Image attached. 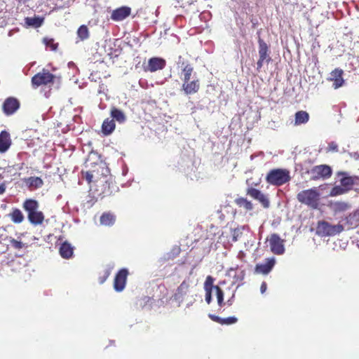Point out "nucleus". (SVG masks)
I'll return each mask as SVG.
<instances>
[{
	"instance_id": "7ed1b4c3",
	"label": "nucleus",
	"mask_w": 359,
	"mask_h": 359,
	"mask_svg": "<svg viewBox=\"0 0 359 359\" xmlns=\"http://www.w3.org/2000/svg\"><path fill=\"white\" fill-rule=\"evenodd\" d=\"M297 199L299 203L316 209L318 206L320 193L316 188L303 190L297 194Z\"/></svg>"
},
{
	"instance_id": "c03bdc74",
	"label": "nucleus",
	"mask_w": 359,
	"mask_h": 359,
	"mask_svg": "<svg viewBox=\"0 0 359 359\" xmlns=\"http://www.w3.org/2000/svg\"><path fill=\"white\" fill-rule=\"evenodd\" d=\"M109 276V271H106V278Z\"/></svg>"
},
{
	"instance_id": "6ab92c4d",
	"label": "nucleus",
	"mask_w": 359,
	"mask_h": 359,
	"mask_svg": "<svg viewBox=\"0 0 359 359\" xmlns=\"http://www.w3.org/2000/svg\"><path fill=\"white\" fill-rule=\"evenodd\" d=\"M11 144L10 135L8 132L4 130L0 133V152L6 151Z\"/></svg>"
},
{
	"instance_id": "72a5a7b5",
	"label": "nucleus",
	"mask_w": 359,
	"mask_h": 359,
	"mask_svg": "<svg viewBox=\"0 0 359 359\" xmlns=\"http://www.w3.org/2000/svg\"><path fill=\"white\" fill-rule=\"evenodd\" d=\"M238 319L236 317H228L226 318H222V322L220 324L222 325H231L234 324L237 322Z\"/></svg>"
},
{
	"instance_id": "ea45409f",
	"label": "nucleus",
	"mask_w": 359,
	"mask_h": 359,
	"mask_svg": "<svg viewBox=\"0 0 359 359\" xmlns=\"http://www.w3.org/2000/svg\"><path fill=\"white\" fill-rule=\"evenodd\" d=\"M266 290V283L265 282H263L260 287V291L263 294L264 292H265Z\"/></svg>"
},
{
	"instance_id": "9d476101",
	"label": "nucleus",
	"mask_w": 359,
	"mask_h": 359,
	"mask_svg": "<svg viewBox=\"0 0 359 359\" xmlns=\"http://www.w3.org/2000/svg\"><path fill=\"white\" fill-rule=\"evenodd\" d=\"M177 63L178 67L182 68L183 82L189 81L191 80V76L194 72L193 67L187 61H184L182 56L178 57Z\"/></svg>"
},
{
	"instance_id": "39448f33",
	"label": "nucleus",
	"mask_w": 359,
	"mask_h": 359,
	"mask_svg": "<svg viewBox=\"0 0 359 359\" xmlns=\"http://www.w3.org/2000/svg\"><path fill=\"white\" fill-rule=\"evenodd\" d=\"M55 76L48 70L43 69L42 72L35 74L32 79V83L34 88L42 85H48L53 82Z\"/></svg>"
},
{
	"instance_id": "c85d7f7f",
	"label": "nucleus",
	"mask_w": 359,
	"mask_h": 359,
	"mask_svg": "<svg viewBox=\"0 0 359 359\" xmlns=\"http://www.w3.org/2000/svg\"><path fill=\"white\" fill-rule=\"evenodd\" d=\"M77 36L80 40L83 41L89 37L88 28L86 25H81L77 30Z\"/></svg>"
},
{
	"instance_id": "dca6fc26",
	"label": "nucleus",
	"mask_w": 359,
	"mask_h": 359,
	"mask_svg": "<svg viewBox=\"0 0 359 359\" xmlns=\"http://www.w3.org/2000/svg\"><path fill=\"white\" fill-rule=\"evenodd\" d=\"M182 88L186 95L194 94L198 91L200 83L198 79H194L193 81L183 82Z\"/></svg>"
},
{
	"instance_id": "5701e85b",
	"label": "nucleus",
	"mask_w": 359,
	"mask_h": 359,
	"mask_svg": "<svg viewBox=\"0 0 359 359\" xmlns=\"http://www.w3.org/2000/svg\"><path fill=\"white\" fill-rule=\"evenodd\" d=\"M60 254L63 258L68 259L73 254V248L69 243L65 242L60 248Z\"/></svg>"
},
{
	"instance_id": "2eb2a0df",
	"label": "nucleus",
	"mask_w": 359,
	"mask_h": 359,
	"mask_svg": "<svg viewBox=\"0 0 359 359\" xmlns=\"http://www.w3.org/2000/svg\"><path fill=\"white\" fill-rule=\"evenodd\" d=\"M131 9L128 6H122L114 10L111 15V18L115 21H121L130 15Z\"/></svg>"
},
{
	"instance_id": "a211bd4d",
	"label": "nucleus",
	"mask_w": 359,
	"mask_h": 359,
	"mask_svg": "<svg viewBox=\"0 0 359 359\" xmlns=\"http://www.w3.org/2000/svg\"><path fill=\"white\" fill-rule=\"evenodd\" d=\"M343 71L339 69H335L330 74V79L333 81V87L334 89H337L342 86L344 84V79L342 78Z\"/></svg>"
},
{
	"instance_id": "412c9836",
	"label": "nucleus",
	"mask_w": 359,
	"mask_h": 359,
	"mask_svg": "<svg viewBox=\"0 0 359 359\" xmlns=\"http://www.w3.org/2000/svg\"><path fill=\"white\" fill-rule=\"evenodd\" d=\"M309 120V114L305 111H299L295 114L294 125L306 123Z\"/></svg>"
},
{
	"instance_id": "b1692460",
	"label": "nucleus",
	"mask_w": 359,
	"mask_h": 359,
	"mask_svg": "<svg viewBox=\"0 0 359 359\" xmlns=\"http://www.w3.org/2000/svg\"><path fill=\"white\" fill-rule=\"evenodd\" d=\"M114 129L115 123L114 120H109V118H107L104 121L102 126V130L104 135H108L111 134Z\"/></svg>"
},
{
	"instance_id": "20e7f679",
	"label": "nucleus",
	"mask_w": 359,
	"mask_h": 359,
	"mask_svg": "<svg viewBox=\"0 0 359 359\" xmlns=\"http://www.w3.org/2000/svg\"><path fill=\"white\" fill-rule=\"evenodd\" d=\"M344 229L342 224H337L335 225L331 224L325 221H320L318 222L316 232L321 236H334Z\"/></svg>"
},
{
	"instance_id": "ddd939ff",
	"label": "nucleus",
	"mask_w": 359,
	"mask_h": 359,
	"mask_svg": "<svg viewBox=\"0 0 359 359\" xmlns=\"http://www.w3.org/2000/svg\"><path fill=\"white\" fill-rule=\"evenodd\" d=\"M275 258L266 259L264 263L259 264L256 265L255 272L257 273L268 274L273 269L275 264Z\"/></svg>"
},
{
	"instance_id": "c9c22d12",
	"label": "nucleus",
	"mask_w": 359,
	"mask_h": 359,
	"mask_svg": "<svg viewBox=\"0 0 359 359\" xmlns=\"http://www.w3.org/2000/svg\"><path fill=\"white\" fill-rule=\"evenodd\" d=\"M337 147H338V146H337V143L332 142L329 144L328 149H329V151H337Z\"/></svg>"
},
{
	"instance_id": "423d86ee",
	"label": "nucleus",
	"mask_w": 359,
	"mask_h": 359,
	"mask_svg": "<svg viewBox=\"0 0 359 359\" xmlns=\"http://www.w3.org/2000/svg\"><path fill=\"white\" fill-rule=\"evenodd\" d=\"M311 180H316L320 178H327L332 175L331 168L326 165L314 166L309 172Z\"/></svg>"
},
{
	"instance_id": "7c9ffc66",
	"label": "nucleus",
	"mask_w": 359,
	"mask_h": 359,
	"mask_svg": "<svg viewBox=\"0 0 359 359\" xmlns=\"http://www.w3.org/2000/svg\"><path fill=\"white\" fill-rule=\"evenodd\" d=\"M213 283H214V278L210 276H207L205 283H204L205 291H208V290L212 291V289H215V286L213 285Z\"/></svg>"
},
{
	"instance_id": "6e6552de",
	"label": "nucleus",
	"mask_w": 359,
	"mask_h": 359,
	"mask_svg": "<svg viewBox=\"0 0 359 359\" xmlns=\"http://www.w3.org/2000/svg\"><path fill=\"white\" fill-rule=\"evenodd\" d=\"M269 246L271 252L276 255H283L285 252L283 240L276 234L273 233L269 239Z\"/></svg>"
},
{
	"instance_id": "2f4dec72",
	"label": "nucleus",
	"mask_w": 359,
	"mask_h": 359,
	"mask_svg": "<svg viewBox=\"0 0 359 359\" xmlns=\"http://www.w3.org/2000/svg\"><path fill=\"white\" fill-rule=\"evenodd\" d=\"M217 293V302L219 306L224 304V292L217 285L215 287Z\"/></svg>"
},
{
	"instance_id": "e433bc0d",
	"label": "nucleus",
	"mask_w": 359,
	"mask_h": 359,
	"mask_svg": "<svg viewBox=\"0 0 359 359\" xmlns=\"http://www.w3.org/2000/svg\"><path fill=\"white\" fill-rule=\"evenodd\" d=\"M205 301L209 304L212 301V291H205Z\"/></svg>"
},
{
	"instance_id": "4468645a",
	"label": "nucleus",
	"mask_w": 359,
	"mask_h": 359,
	"mask_svg": "<svg viewBox=\"0 0 359 359\" xmlns=\"http://www.w3.org/2000/svg\"><path fill=\"white\" fill-rule=\"evenodd\" d=\"M165 66V60L161 57H151L148 61L147 70L154 72L163 69Z\"/></svg>"
},
{
	"instance_id": "393cba45",
	"label": "nucleus",
	"mask_w": 359,
	"mask_h": 359,
	"mask_svg": "<svg viewBox=\"0 0 359 359\" xmlns=\"http://www.w3.org/2000/svg\"><path fill=\"white\" fill-rule=\"evenodd\" d=\"M115 222V216L110 212H104L100 217V224L104 226L112 225Z\"/></svg>"
},
{
	"instance_id": "f03ea898",
	"label": "nucleus",
	"mask_w": 359,
	"mask_h": 359,
	"mask_svg": "<svg viewBox=\"0 0 359 359\" xmlns=\"http://www.w3.org/2000/svg\"><path fill=\"white\" fill-rule=\"evenodd\" d=\"M290 171L286 169L276 168L271 170L266 177V181L273 186H282L290 180Z\"/></svg>"
},
{
	"instance_id": "473e14b6",
	"label": "nucleus",
	"mask_w": 359,
	"mask_h": 359,
	"mask_svg": "<svg viewBox=\"0 0 359 359\" xmlns=\"http://www.w3.org/2000/svg\"><path fill=\"white\" fill-rule=\"evenodd\" d=\"M43 42L47 47H49L51 50H55L57 48V44L54 43V41L52 39H44Z\"/></svg>"
},
{
	"instance_id": "a18cd8bd",
	"label": "nucleus",
	"mask_w": 359,
	"mask_h": 359,
	"mask_svg": "<svg viewBox=\"0 0 359 359\" xmlns=\"http://www.w3.org/2000/svg\"><path fill=\"white\" fill-rule=\"evenodd\" d=\"M233 240H234V241H236V236H235V235L233 236Z\"/></svg>"
},
{
	"instance_id": "f8f14e48",
	"label": "nucleus",
	"mask_w": 359,
	"mask_h": 359,
	"mask_svg": "<svg viewBox=\"0 0 359 359\" xmlns=\"http://www.w3.org/2000/svg\"><path fill=\"white\" fill-rule=\"evenodd\" d=\"M20 107L18 100L14 97L7 98L3 104V111L6 115L14 114Z\"/></svg>"
},
{
	"instance_id": "4be33fe9",
	"label": "nucleus",
	"mask_w": 359,
	"mask_h": 359,
	"mask_svg": "<svg viewBox=\"0 0 359 359\" xmlns=\"http://www.w3.org/2000/svg\"><path fill=\"white\" fill-rule=\"evenodd\" d=\"M11 221L15 224H20L23 222L25 217L20 209L14 208L12 212L8 214Z\"/></svg>"
},
{
	"instance_id": "1a4fd4ad",
	"label": "nucleus",
	"mask_w": 359,
	"mask_h": 359,
	"mask_svg": "<svg viewBox=\"0 0 359 359\" xmlns=\"http://www.w3.org/2000/svg\"><path fill=\"white\" fill-rule=\"evenodd\" d=\"M247 194L257 200L264 208H268L269 207L270 202L267 196L264 194L259 190L250 187L248 189Z\"/></svg>"
},
{
	"instance_id": "58836bf2",
	"label": "nucleus",
	"mask_w": 359,
	"mask_h": 359,
	"mask_svg": "<svg viewBox=\"0 0 359 359\" xmlns=\"http://www.w3.org/2000/svg\"><path fill=\"white\" fill-rule=\"evenodd\" d=\"M93 175L92 173L87 172L86 174V180L90 183L92 182Z\"/></svg>"
},
{
	"instance_id": "cd10ccee",
	"label": "nucleus",
	"mask_w": 359,
	"mask_h": 359,
	"mask_svg": "<svg viewBox=\"0 0 359 359\" xmlns=\"http://www.w3.org/2000/svg\"><path fill=\"white\" fill-rule=\"evenodd\" d=\"M27 184L32 188H39L43 185V180L38 177H31L27 179Z\"/></svg>"
},
{
	"instance_id": "4c0bfd02",
	"label": "nucleus",
	"mask_w": 359,
	"mask_h": 359,
	"mask_svg": "<svg viewBox=\"0 0 359 359\" xmlns=\"http://www.w3.org/2000/svg\"><path fill=\"white\" fill-rule=\"evenodd\" d=\"M209 317L211 320H212L213 321H215L219 324H220V322H222V318L217 316L215 315L209 314Z\"/></svg>"
},
{
	"instance_id": "c756f323",
	"label": "nucleus",
	"mask_w": 359,
	"mask_h": 359,
	"mask_svg": "<svg viewBox=\"0 0 359 359\" xmlns=\"http://www.w3.org/2000/svg\"><path fill=\"white\" fill-rule=\"evenodd\" d=\"M347 191L343 187L342 185H337L334 186L332 190L330 191V196L332 197L342 195L346 194Z\"/></svg>"
},
{
	"instance_id": "79ce46f5",
	"label": "nucleus",
	"mask_w": 359,
	"mask_h": 359,
	"mask_svg": "<svg viewBox=\"0 0 359 359\" xmlns=\"http://www.w3.org/2000/svg\"><path fill=\"white\" fill-rule=\"evenodd\" d=\"M6 190V186L4 184H0V194H2L4 193Z\"/></svg>"
},
{
	"instance_id": "f257e3e1",
	"label": "nucleus",
	"mask_w": 359,
	"mask_h": 359,
	"mask_svg": "<svg viewBox=\"0 0 359 359\" xmlns=\"http://www.w3.org/2000/svg\"><path fill=\"white\" fill-rule=\"evenodd\" d=\"M23 208L27 212V218L29 222L35 226L41 224L43 219V213L39 211V203L33 199H27L23 203Z\"/></svg>"
},
{
	"instance_id": "0eeeda50",
	"label": "nucleus",
	"mask_w": 359,
	"mask_h": 359,
	"mask_svg": "<svg viewBox=\"0 0 359 359\" xmlns=\"http://www.w3.org/2000/svg\"><path fill=\"white\" fill-rule=\"evenodd\" d=\"M259 60L257 61V69H259L263 66V63L270 62L271 57L269 55V47L267 44L262 39H259Z\"/></svg>"
},
{
	"instance_id": "37998d69",
	"label": "nucleus",
	"mask_w": 359,
	"mask_h": 359,
	"mask_svg": "<svg viewBox=\"0 0 359 359\" xmlns=\"http://www.w3.org/2000/svg\"><path fill=\"white\" fill-rule=\"evenodd\" d=\"M227 304H228L229 305H231V304H232V300H231V299H229V300L227 301Z\"/></svg>"
},
{
	"instance_id": "f704fd0d",
	"label": "nucleus",
	"mask_w": 359,
	"mask_h": 359,
	"mask_svg": "<svg viewBox=\"0 0 359 359\" xmlns=\"http://www.w3.org/2000/svg\"><path fill=\"white\" fill-rule=\"evenodd\" d=\"M10 244L15 249H21L24 246V244L21 241H18L14 238L10 240Z\"/></svg>"
},
{
	"instance_id": "f3484780",
	"label": "nucleus",
	"mask_w": 359,
	"mask_h": 359,
	"mask_svg": "<svg viewBox=\"0 0 359 359\" xmlns=\"http://www.w3.org/2000/svg\"><path fill=\"white\" fill-rule=\"evenodd\" d=\"M339 174L344 175V177L340 180V184L341 185L343 186V187L346 190L347 192L349 190L352 189L353 185L357 184L358 181H359L358 177L346 176V173L344 172H341Z\"/></svg>"
},
{
	"instance_id": "9b49d317",
	"label": "nucleus",
	"mask_w": 359,
	"mask_h": 359,
	"mask_svg": "<svg viewBox=\"0 0 359 359\" xmlns=\"http://www.w3.org/2000/svg\"><path fill=\"white\" fill-rule=\"evenodd\" d=\"M128 274V270L126 269H123L118 272L114 283V287L116 291L121 292L125 288Z\"/></svg>"
},
{
	"instance_id": "bb28decb",
	"label": "nucleus",
	"mask_w": 359,
	"mask_h": 359,
	"mask_svg": "<svg viewBox=\"0 0 359 359\" xmlns=\"http://www.w3.org/2000/svg\"><path fill=\"white\" fill-rule=\"evenodd\" d=\"M235 203L237 205L243 208L246 210H251L253 208L252 203L245 198H238L236 199Z\"/></svg>"
},
{
	"instance_id": "a878e982",
	"label": "nucleus",
	"mask_w": 359,
	"mask_h": 359,
	"mask_svg": "<svg viewBox=\"0 0 359 359\" xmlns=\"http://www.w3.org/2000/svg\"><path fill=\"white\" fill-rule=\"evenodd\" d=\"M43 18L39 17H34V18H26L25 23L30 27H33L35 28L39 27L42 25Z\"/></svg>"
},
{
	"instance_id": "aec40b11",
	"label": "nucleus",
	"mask_w": 359,
	"mask_h": 359,
	"mask_svg": "<svg viewBox=\"0 0 359 359\" xmlns=\"http://www.w3.org/2000/svg\"><path fill=\"white\" fill-rule=\"evenodd\" d=\"M111 116L112 117V120L116 121L120 123H123L126 121V116L124 112L116 107H113L111 109Z\"/></svg>"
},
{
	"instance_id": "a19ab883",
	"label": "nucleus",
	"mask_w": 359,
	"mask_h": 359,
	"mask_svg": "<svg viewBox=\"0 0 359 359\" xmlns=\"http://www.w3.org/2000/svg\"><path fill=\"white\" fill-rule=\"evenodd\" d=\"M188 287V284H187L184 281L182 283V284L179 287V290H184Z\"/></svg>"
}]
</instances>
